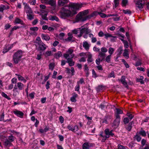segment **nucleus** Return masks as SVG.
I'll return each instance as SVG.
<instances>
[{
	"mask_svg": "<svg viewBox=\"0 0 149 149\" xmlns=\"http://www.w3.org/2000/svg\"><path fill=\"white\" fill-rule=\"evenodd\" d=\"M82 6V4L78 3H70L67 6L68 8H67L66 6L62 8L60 17L63 19L72 17L77 13V10L81 8Z\"/></svg>",
	"mask_w": 149,
	"mask_h": 149,
	"instance_id": "obj_1",
	"label": "nucleus"
},
{
	"mask_svg": "<svg viewBox=\"0 0 149 149\" xmlns=\"http://www.w3.org/2000/svg\"><path fill=\"white\" fill-rule=\"evenodd\" d=\"M88 13V10H85L83 11L80 12L76 16V20L78 21H84L90 18V16L86 15Z\"/></svg>",
	"mask_w": 149,
	"mask_h": 149,
	"instance_id": "obj_2",
	"label": "nucleus"
},
{
	"mask_svg": "<svg viewBox=\"0 0 149 149\" xmlns=\"http://www.w3.org/2000/svg\"><path fill=\"white\" fill-rule=\"evenodd\" d=\"M22 54L23 52L21 50H19L15 53L13 56V60L15 64H17L21 61Z\"/></svg>",
	"mask_w": 149,
	"mask_h": 149,
	"instance_id": "obj_3",
	"label": "nucleus"
},
{
	"mask_svg": "<svg viewBox=\"0 0 149 149\" xmlns=\"http://www.w3.org/2000/svg\"><path fill=\"white\" fill-rule=\"evenodd\" d=\"M73 49L69 48L63 54L64 57L65 59L70 58H73L75 56L74 54L73 53Z\"/></svg>",
	"mask_w": 149,
	"mask_h": 149,
	"instance_id": "obj_4",
	"label": "nucleus"
},
{
	"mask_svg": "<svg viewBox=\"0 0 149 149\" xmlns=\"http://www.w3.org/2000/svg\"><path fill=\"white\" fill-rule=\"evenodd\" d=\"M80 28V33L77 35L78 37H81L84 33L88 34L91 32V31L88 29V28L85 27L84 26H82Z\"/></svg>",
	"mask_w": 149,
	"mask_h": 149,
	"instance_id": "obj_5",
	"label": "nucleus"
},
{
	"mask_svg": "<svg viewBox=\"0 0 149 149\" xmlns=\"http://www.w3.org/2000/svg\"><path fill=\"white\" fill-rule=\"evenodd\" d=\"M134 1L135 2L136 8L141 10L143 8V6L144 5V0H137V1L135 0Z\"/></svg>",
	"mask_w": 149,
	"mask_h": 149,
	"instance_id": "obj_6",
	"label": "nucleus"
},
{
	"mask_svg": "<svg viewBox=\"0 0 149 149\" xmlns=\"http://www.w3.org/2000/svg\"><path fill=\"white\" fill-rule=\"evenodd\" d=\"M37 44L38 45V49L39 50L44 51L47 48V46H46L42 41L40 40L37 42Z\"/></svg>",
	"mask_w": 149,
	"mask_h": 149,
	"instance_id": "obj_7",
	"label": "nucleus"
},
{
	"mask_svg": "<svg viewBox=\"0 0 149 149\" xmlns=\"http://www.w3.org/2000/svg\"><path fill=\"white\" fill-rule=\"evenodd\" d=\"M116 119L113 123V126L114 127H117L119 125L120 122V115H117L115 116Z\"/></svg>",
	"mask_w": 149,
	"mask_h": 149,
	"instance_id": "obj_8",
	"label": "nucleus"
},
{
	"mask_svg": "<svg viewBox=\"0 0 149 149\" xmlns=\"http://www.w3.org/2000/svg\"><path fill=\"white\" fill-rule=\"evenodd\" d=\"M67 127L69 130L72 131L74 132H75L79 130V128L77 125L73 126L72 125H69L67 126Z\"/></svg>",
	"mask_w": 149,
	"mask_h": 149,
	"instance_id": "obj_9",
	"label": "nucleus"
},
{
	"mask_svg": "<svg viewBox=\"0 0 149 149\" xmlns=\"http://www.w3.org/2000/svg\"><path fill=\"white\" fill-rule=\"evenodd\" d=\"M95 145L94 144L90 142H85L82 145L83 149H89Z\"/></svg>",
	"mask_w": 149,
	"mask_h": 149,
	"instance_id": "obj_10",
	"label": "nucleus"
},
{
	"mask_svg": "<svg viewBox=\"0 0 149 149\" xmlns=\"http://www.w3.org/2000/svg\"><path fill=\"white\" fill-rule=\"evenodd\" d=\"M112 132L113 130L110 131L109 129H106L104 131L105 135L107 136H107L108 138H109L110 136L112 137L113 136L114 134L112 133Z\"/></svg>",
	"mask_w": 149,
	"mask_h": 149,
	"instance_id": "obj_11",
	"label": "nucleus"
},
{
	"mask_svg": "<svg viewBox=\"0 0 149 149\" xmlns=\"http://www.w3.org/2000/svg\"><path fill=\"white\" fill-rule=\"evenodd\" d=\"M25 4L24 7V10L27 14L33 13V11L31 9L27 4L24 3Z\"/></svg>",
	"mask_w": 149,
	"mask_h": 149,
	"instance_id": "obj_12",
	"label": "nucleus"
},
{
	"mask_svg": "<svg viewBox=\"0 0 149 149\" xmlns=\"http://www.w3.org/2000/svg\"><path fill=\"white\" fill-rule=\"evenodd\" d=\"M13 113L17 116L20 118H23L24 113L16 109L13 111Z\"/></svg>",
	"mask_w": 149,
	"mask_h": 149,
	"instance_id": "obj_13",
	"label": "nucleus"
},
{
	"mask_svg": "<svg viewBox=\"0 0 149 149\" xmlns=\"http://www.w3.org/2000/svg\"><path fill=\"white\" fill-rule=\"evenodd\" d=\"M122 84L126 87L127 88L128 87L127 84L125 80V77L124 76H122L120 80Z\"/></svg>",
	"mask_w": 149,
	"mask_h": 149,
	"instance_id": "obj_14",
	"label": "nucleus"
},
{
	"mask_svg": "<svg viewBox=\"0 0 149 149\" xmlns=\"http://www.w3.org/2000/svg\"><path fill=\"white\" fill-rule=\"evenodd\" d=\"M43 3H45L47 4H49L51 6H54L55 5L56 2L54 0H47L45 1Z\"/></svg>",
	"mask_w": 149,
	"mask_h": 149,
	"instance_id": "obj_15",
	"label": "nucleus"
},
{
	"mask_svg": "<svg viewBox=\"0 0 149 149\" xmlns=\"http://www.w3.org/2000/svg\"><path fill=\"white\" fill-rule=\"evenodd\" d=\"M82 45L83 47L84 48L86 51H88L89 50L90 45L89 44L87 41L83 42Z\"/></svg>",
	"mask_w": 149,
	"mask_h": 149,
	"instance_id": "obj_16",
	"label": "nucleus"
},
{
	"mask_svg": "<svg viewBox=\"0 0 149 149\" xmlns=\"http://www.w3.org/2000/svg\"><path fill=\"white\" fill-rule=\"evenodd\" d=\"M66 59L67 60L66 62L68 63L69 65L70 66H72L74 65V62L73 61L72 58H68Z\"/></svg>",
	"mask_w": 149,
	"mask_h": 149,
	"instance_id": "obj_17",
	"label": "nucleus"
},
{
	"mask_svg": "<svg viewBox=\"0 0 149 149\" xmlns=\"http://www.w3.org/2000/svg\"><path fill=\"white\" fill-rule=\"evenodd\" d=\"M67 2L68 0H58V4L60 6H62Z\"/></svg>",
	"mask_w": 149,
	"mask_h": 149,
	"instance_id": "obj_18",
	"label": "nucleus"
},
{
	"mask_svg": "<svg viewBox=\"0 0 149 149\" xmlns=\"http://www.w3.org/2000/svg\"><path fill=\"white\" fill-rule=\"evenodd\" d=\"M15 75L17 76L18 79L19 80L21 81H23L24 83H26V80L21 75L17 74H16Z\"/></svg>",
	"mask_w": 149,
	"mask_h": 149,
	"instance_id": "obj_19",
	"label": "nucleus"
},
{
	"mask_svg": "<svg viewBox=\"0 0 149 149\" xmlns=\"http://www.w3.org/2000/svg\"><path fill=\"white\" fill-rule=\"evenodd\" d=\"M13 91L14 92L13 95L14 96H16L17 94H19V90H18L16 85H15L14 88L13 89Z\"/></svg>",
	"mask_w": 149,
	"mask_h": 149,
	"instance_id": "obj_20",
	"label": "nucleus"
},
{
	"mask_svg": "<svg viewBox=\"0 0 149 149\" xmlns=\"http://www.w3.org/2000/svg\"><path fill=\"white\" fill-rule=\"evenodd\" d=\"M16 85L17 88L19 90H22L24 88V85L20 82L17 83Z\"/></svg>",
	"mask_w": 149,
	"mask_h": 149,
	"instance_id": "obj_21",
	"label": "nucleus"
},
{
	"mask_svg": "<svg viewBox=\"0 0 149 149\" xmlns=\"http://www.w3.org/2000/svg\"><path fill=\"white\" fill-rule=\"evenodd\" d=\"M42 39L46 41H48L50 39V37L49 35L47 34H42L41 36Z\"/></svg>",
	"mask_w": 149,
	"mask_h": 149,
	"instance_id": "obj_22",
	"label": "nucleus"
},
{
	"mask_svg": "<svg viewBox=\"0 0 149 149\" xmlns=\"http://www.w3.org/2000/svg\"><path fill=\"white\" fill-rule=\"evenodd\" d=\"M77 94L74 93H73L72 96L70 98L71 101L72 102H76L77 100L76 98L77 97Z\"/></svg>",
	"mask_w": 149,
	"mask_h": 149,
	"instance_id": "obj_23",
	"label": "nucleus"
},
{
	"mask_svg": "<svg viewBox=\"0 0 149 149\" xmlns=\"http://www.w3.org/2000/svg\"><path fill=\"white\" fill-rule=\"evenodd\" d=\"M123 55L126 58L128 59L129 58V52L128 49H125Z\"/></svg>",
	"mask_w": 149,
	"mask_h": 149,
	"instance_id": "obj_24",
	"label": "nucleus"
},
{
	"mask_svg": "<svg viewBox=\"0 0 149 149\" xmlns=\"http://www.w3.org/2000/svg\"><path fill=\"white\" fill-rule=\"evenodd\" d=\"M106 54L104 53L100 52H99V54L98 55V57L100 58L102 57V58L101 59L102 60H104L106 56Z\"/></svg>",
	"mask_w": 149,
	"mask_h": 149,
	"instance_id": "obj_25",
	"label": "nucleus"
},
{
	"mask_svg": "<svg viewBox=\"0 0 149 149\" xmlns=\"http://www.w3.org/2000/svg\"><path fill=\"white\" fill-rule=\"evenodd\" d=\"M4 145L6 146H10L12 145L11 142L8 139H6L4 142Z\"/></svg>",
	"mask_w": 149,
	"mask_h": 149,
	"instance_id": "obj_26",
	"label": "nucleus"
},
{
	"mask_svg": "<svg viewBox=\"0 0 149 149\" xmlns=\"http://www.w3.org/2000/svg\"><path fill=\"white\" fill-rule=\"evenodd\" d=\"M68 37L65 39V42H68L72 40L73 36L72 34L70 33H68Z\"/></svg>",
	"mask_w": 149,
	"mask_h": 149,
	"instance_id": "obj_27",
	"label": "nucleus"
},
{
	"mask_svg": "<svg viewBox=\"0 0 149 149\" xmlns=\"http://www.w3.org/2000/svg\"><path fill=\"white\" fill-rule=\"evenodd\" d=\"M62 55V53L60 51L54 54V57L56 59H58Z\"/></svg>",
	"mask_w": 149,
	"mask_h": 149,
	"instance_id": "obj_28",
	"label": "nucleus"
},
{
	"mask_svg": "<svg viewBox=\"0 0 149 149\" xmlns=\"http://www.w3.org/2000/svg\"><path fill=\"white\" fill-rule=\"evenodd\" d=\"M44 55L45 57L51 56L52 55V52L51 51H47L44 53Z\"/></svg>",
	"mask_w": 149,
	"mask_h": 149,
	"instance_id": "obj_29",
	"label": "nucleus"
},
{
	"mask_svg": "<svg viewBox=\"0 0 149 149\" xmlns=\"http://www.w3.org/2000/svg\"><path fill=\"white\" fill-rule=\"evenodd\" d=\"M27 18L29 20H31L34 19V15L32 13L27 14Z\"/></svg>",
	"mask_w": 149,
	"mask_h": 149,
	"instance_id": "obj_30",
	"label": "nucleus"
},
{
	"mask_svg": "<svg viewBox=\"0 0 149 149\" xmlns=\"http://www.w3.org/2000/svg\"><path fill=\"white\" fill-rule=\"evenodd\" d=\"M15 22L16 24H23V21L21 19L18 18H16L15 21Z\"/></svg>",
	"mask_w": 149,
	"mask_h": 149,
	"instance_id": "obj_31",
	"label": "nucleus"
},
{
	"mask_svg": "<svg viewBox=\"0 0 149 149\" xmlns=\"http://www.w3.org/2000/svg\"><path fill=\"white\" fill-rule=\"evenodd\" d=\"M88 63H91L93 61L92 58V55L91 54H89L88 55V58L87 60Z\"/></svg>",
	"mask_w": 149,
	"mask_h": 149,
	"instance_id": "obj_32",
	"label": "nucleus"
},
{
	"mask_svg": "<svg viewBox=\"0 0 149 149\" xmlns=\"http://www.w3.org/2000/svg\"><path fill=\"white\" fill-rule=\"evenodd\" d=\"M49 20L52 21L56 20L57 21H58L59 20L58 18L56 16H51L49 17Z\"/></svg>",
	"mask_w": 149,
	"mask_h": 149,
	"instance_id": "obj_33",
	"label": "nucleus"
},
{
	"mask_svg": "<svg viewBox=\"0 0 149 149\" xmlns=\"http://www.w3.org/2000/svg\"><path fill=\"white\" fill-rule=\"evenodd\" d=\"M10 134L11 135L8 136V139L9 141L12 142L15 140V138L12 135V134Z\"/></svg>",
	"mask_w": 149,
	"mask_h": 149,
	"instance_id": "obj_34",
	"label": "nucleus"
},
{
	"mask_svg": "<svg viewBox=\"0 0 149 149\" xmlns=\"http://www.w3.org/2000/svg\"><path fill=\"white\" fill-rule=\"evenodd\" d=\"M80 28L77 29H75L74 30H72V33L74 34H77L78 33H79V34L80 33Z\"/></svg>",
	"mask_w": 149,
	"mask_h": 149,
	"instance_id": "obj_35",
	"label": "nucleus"
},
{
	"mask_svg": "<svg viewBox=\"0 0 149 149\" xmlns=\"http://www.w3.org/2000/svg\"><path fill=\"white\" fill-rule=\"evenodd\" d=\"M116 114L115 116H117V115H119V114H121L123 113V111L122 110L118 108L116 109Z\"/></svg>",
	"mask_w": 149,
	"mask_h": 149,
	"instance_id": "obj_36",
	"label": "nucleus"
},
{
	"mask_svg": "<svg viewBox=\"0 0 149 149\" xmlns=\"http://www.w3.org/2000/svg\"><path fill=\"white\" fill-rule=\"evenodd\" d=\"M123 47L122 46H120L117 50V51L119 55H120L122 54V52L123 50Z\"/></svg>",
	"mask_w": 149,
	"mask_h": 149,
	"instance_id": "obj_37",
	"label": "nucleus"
},
{
	"mask_svg": "<svg viewBox=\"0 0 149 149\" xmlns=\"http://www.w3.org/2000/svg\"><path fill=\"white\" fill-rule=\"evenodd\" d=\"M119 0H114V5L113 7V9L115 8L116 7L118 6Z\"/></svg>",
	"mask_w": 149,
	"mask_h": 149,
	"instance_id": "obj_38",
	"label": "nucleus"
},
{
	"mask_svg": "<svg viewBox=\"0 0 149 149\" xmlns=\"http://www.w3.org/2000/svg\"><path fill=\"white\" fill-rule=\"evenodd\" d=\"M114 50L113 48L110 47L108 50V52L109 54V55L111 56L112 54L113 53Z\"/></svg>",
	"mask_w": 149,
	"mask_h": 149,
	"instance_id": "obj_39",
	"label": "nucleus"
},
{
	"mask_svg": "<svg viewBox=\"0 0 149 149\" xmlns=\"http://www.w3.org/2000/svg\"><path fill=\"white\" fill-rule=\"evenodd\" d=\"M107 77L108 78H111L113 77L115 78V76L114 75V71H112L108 75Z\"/></svg>",
	"mask_w": 149,
	"mask_h": 149,
	"instance_id": "obj_40",
	"label": "nucleus"
},
{
	"mask_svg": "<svg viewBox=\"0 0 149 149\" xmlns=\"http://www.w3.org/2000/svg\"><path fill=\"white\" fill-rule=\"evenodd\" d=\"M134 123L133 122H132L130 123L129 124L128 127L126 128L127 129L128 131H131V129L132 128V124H133Z\"/></svg>",
	"mask_w": 149,
	"mask_h": 149,
	"instance_id": "obj_41",
	"label": "nucleus"
},
{
	"mask_svg": "<svg viewBox=\"0 0 149 149\" xmlns=\"http://www.w3.org/2000/svg\"><path fill=\"white\" fill-rule=\"evenodd\" d=\"M139 134L143 136H146V132L143 130H140L139 132Z\"/></svg>",
	"mask_w": 149,
	"mask_h": 149,
	"instance_id": "obj_42",
	"label": "nucleus"
},
{
	"mask_svg": "<svg viewBox=\"0 0 149 149\" xmlns=\"http://www.w3.org/2000/svg\"><path fill=\"white\" fill-rule=\"evenodd\" d=\"M99 13L97 11H95L92 14L90 15H89V16H90V18L92 17H93L94 16L97 15H99Z\"/></svg>",
	"mask_w": 149,
	"mask_h": 149,
	"instance_id": "obj_43",
	"label": "nucleus"
},
{
	"mask_svg": "<svg viewBox=\"0 0 149 149\" xmlns=\"http://www.w3.org/2000/svg\"><path fill=\"white\" fill-rule=\"evenodd\" d=\"M84 84L85 82L84 79L82 78L80 79L79 81H77V84L78 85H79V84Z\"/></svg>",
	"mask_w": 149,
	"mask_h": 149,
	"instance_id": "obj_44",
	"label": "nucleus"
},
{
	"mask_svg": "<svg viewBox=\"0 0 149 149\" xmlns=\"http://www.w3.org/2000/svg\"><path fill=\"white\" fill-rule=\"evenodd\" d=\"M54 63H51L49 65V68L51 70H53L54 67Z\"/></svg>",
	"mask_w": 149,
	"mask_h": 149,
	"instance_id": "obj_45",
	"label": "nucleus"
},
{
	"mask_svg": "<svg viewBox=\"0 0 149 149\" xmlns=\"http://www.w3.org/2000/svg\"><path fill=\"white\" fill-rule=\"evenodd\" d=\"M123 13L125 14H128L130 15L131 14V12L129 10H123Z\"/></svg>",
	"mask_w": 149,
	"mask_h": 149,
	"instance_id": "obj_46",
	"label": "nucleus"
},
{
	"mask_svg": "<svg viewBox=\"0 0 149 149\" xmlns=\"http://www.w3.org/2000/svg\"><path fill=\"white\" fill-rule=\"evenodd\" d=\"M80 88L79 85L77 84L76 86L75 87V90L76 91H77L79 94H80V92L79 91Z\"/></svg>",
	"mask_w": 149,
	"mask_h": 149,
	"instance_id": "obj_47",
	"label": "nucleus"
},
{
	"mask_svg": "<svg viewBox=\"0 0 149 149\" xmlns=\"http://www.w3.org/2000/svg\"><path fill=\"white\" fill-rule=\"evenodd\" d=\"M122 62L125 65V67L127 68H128L129 67V65L128 64V63H127V62L125 61L124 59H122Z\"/></svg>",
	"mask_w": 149,
	"mask_h": 149,
	"instance_id": "obj_48",
	"label": "nucleus"
},
{
	"mask_svg": "<svg viewBox=\"0 0 149 149\" xmlns=\"http://www.w3.org/2000/svg\"><path fill=\"white\" fill-rule=\"evenodd\" d=\"M111 56V55H109L106 57L105 60L107 63H109L110 62Z\"/></svg>",
	"mask_w": 149,
	"mask_h": 149,
	"instance_id": "obj_49",
	"label": "nucleus"
},
{
	"mask_svg": "<svg viewBox=\"0 0 149 149\" xmlns=\"http://www.w3.org/2000/svg\"><path fill=\"white\" fill-rule=\"evenodd\" d=\"M122 41L124 44V47L126 48H127L129 47V45L128 42L125 40H122Z\"/></svg>",
	"mask_w": 149,
	"mask_h": 149,
	"instance_id": "obj_50",
	"label": "nucleus"
},
{
	"mask_svg": "<svg viewBox=\"0 0 149 149\" xmlns=\"http://www.w3.org/2000/svg\"><path fill=\"white\" fill-rule=\"evenodd\" d=\"M102 61L103 60H102L100 58L98 57V58L96 60L95 62L96 64L97 65H100V62Z\"/></svg>",
	"mask_w": 149,
	"mask_h": 149,
	"instance_id": "obj_51",
	"label": "nucleus"
},
{
	"mask_svg": "<svg viewBox=\"0 0 149 149\" xmlns=\"http://www.w3.org/2000/svg\"><path fill=\"white\" fill-rule=\"evenodd\" d=\"M128 2L127 0H122V3L123 6H125Z\"/></svg>",
	"mask_w": 149,
	"mask_h": 149,
	"instance_id": "obj_52",
	"label": "nucleus"
},
{
	"mask_svg": "<svg viewBox=\"0 0 149 149\" xmlns=\"http://www.w3.org/2000/svg\"><path fill=\"white\" fill-rule=\"evenodd\" d=\"M101 52L105 53L107 51V49L105 47H102L101 49Z\"/></svg>",
	"mask_w": 149,
	"mask_h": 149,
	"instance_id": "obj_53",
	"label": "nucleus"
},
{
	"mask_svg": "<svg viewBox=\"0 0 149 149\" xmlns=\"http://www.w3.org/2000/svg\"><path fill=\"white\" fill-rule=\"evenodd\" d=\"M30 29L31 31H37L38 29V28L37 27H31L30 28Z\"/></svg>",
	"mask_w": 149,
	"mask_h": 149,
	"instance_id": "obj_54",
	"label": "nucleus"
},
{
	"mask_svg": "<svg viewBox=\"0 0 149 149\" xmlns=\"http://www.w3.org/2000/svg\"><path fill=\"white\" fill-rule=\"evenodd\" d=\"M35 95V93H34V92L31 93L29 94V96L30 97V98L33 99L34 98V97Z\"/></svg>",
	"mask_w": 149,
	"mask_h": 149,
	"instance_id": "obj_55",
	"label": "nucleus"
},
{
	"mask_svg": "<svg viewBox=\"0 0 149 149\" xmlns=\"http://www.w3.org/2000/svg\"><path fill=\"white\" fill-rule=\"evenodd\" d=\"M127 115L129 117L130 120H132L134 117V116L130 113H127Z\"/></svg>",
	"mask_w": 149,
	"mask_h": 149,
	"instance_id": "obj_56",
	"label": "nucleus"
},
{
	"mask_svg": "<svg viewBox=\"0 0 149 149\" xmlns=\"http://www.w3.org/2000/svg\"><path fill=\"white\" fill-rule=\"evenodd\" d=\"M104 36H105V38L106 39H107L108 38L111 37H113V36L110 34L109 33H107L104 34Z\"/></svg>",
	"mask_w": 149,
	"mask_h": 149,
	"instance_id": "obj_57",
	"label": "nucleus"
},
{
	"mask_svg": "<svg viewBox=\"0 0 149 149\" xmlns=\"http://www.w3.org/2000/svg\"><path fill=\"white\" fill-rule=\"evenodd\" d=\"M123 121L125 124H127L129 122V119L128 118L125 117Z\"/></svg>",
	"mask_w": 149,
	"mask_h": 149,
	"instance_id": "obj_58",
	"label": "nucleus"
},
{
	"mask_svg": "<svg viewBox=\"0 0 149 149\" xmlns=\"http://www.w3.org/2000/svg\"><path fill=\"white\" fill-rule=\"evenodd\" d=\"M99 15L102 18H105L107 17V15L104 13H102L100 12L99 13Z\"/></svg>",
	"mask_w": 149,
	"mask_h": 149,
	"instance_id": "obj_59",
	"label": "nucleus"
},
{
	"mask_svg": "<svg viewBox=\"0 0 149 149\" xmlns=\"http://www.w3.org/2000/svg\"><path fill=\"white\" fill-rule=\"evenodd\" d=\"M9 50L8 49L7 46L5 47L3 49L2 52L3 53H5L8 52Z\"/></svg>",
	"mask_w": 149,
	"mask_h": 149,
	"instance_id": "obj_60",
	"label": "nucleus"
},
{
	"mask_svg": "<svg viewBox=\"0 0 149 149\" xmlns=\"http://www.w3.org/2000/svg\"><path fill=\"white\" fill-rule=\"evenodd\" d=\"M29 3L31 5H34L36 3V0H30L29 1Z\"/></svg>",
	"mask_w": 149,
	"mask_h": 149,
	"instance_id": "obj_61",
	"label": "nucleus"
},
{
	"mask_svg": "<svg viewBox=\"0 0 149 149\" xmlns=\"http://www.w3.org/2000/svg\"><path fill=\"white\" fill-rule=\"evenodd\" d=\"M5 6L4 5H1L0 6V12H3V10H5Z\"/></svg>",
	"mask_w": 149,
	"mask_h": 149,
	"instance_id": "obj_62",
	"label": "nucleus"
},
{
	"mask_svg": "<svg viewBox=\"0 0 149 149\" xmlns=\"http://www.w3.org/2000/svg\"><path fill=\"white\" fill-rule=\"evenodd\" d=\"M135 138L138 141H140L141 139V137L138 135H136L135 136Z\"/></svg>",
	"mask_w": 149,
	"mask_h": 149,
	"instance_id": "obj_63",
	"label": "nucleus"
},
{
	"mask_svg": "<svg viewBox=\"0 0 149 149\" xmlns=\"http://www.w3.org/2000/svg\"><path fill=\"white\" fill-rule=\"evenodd\" d=\"M65 36V34L63 33H61L59 36V38L60 39H62L63 38V37Z\"/></svg>",
	"mask_w": 149,
	"mask_h": 149,
	"instance_id": "obj_64",
	"label": "nucleus"
}]
</instances>
